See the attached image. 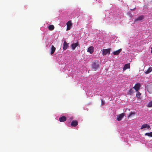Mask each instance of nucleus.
<instances>
[{"mask_svg": "<svg viewBox=\"0 0 152 152\" xmlns=\"http://www.w3.org/2000/svg\"><path fill=\"white\" fill-rule=\"evenodd\" d=\"M99 66V64L98 61H95V62H93L92 64V69L94 71L96 70Z\"/></svg>", "mask_w": 152, "mask_h": 152, "instance_id": "f257e3e1", "label": "nucleus"}, {"mask_svg": "<svg viewBox=\"0 0 152 152\" xmlns=\"http://www.w3.org/2000/svg\"><path fill=\"white\" fill-rule=\"evenodd\" d=\"M110 49L108 48L107 49H103L102 50V54L103 55H106L107 54L108 55L110 54Z\"/></svg>", "mask_w": 152, "mask_h": 152, "instance_id": "f03ea898", "label": "nucleus"}, {"mask_svg": "<svg viewBox=\"0 0 152 152\" xmlns=\"http://www.w3.org/2000/svg\"><path fill=\"white\" fill-rule=\"evenodd\" d=\"M125 113H122L120 114L117 115L116 118L117 120L118 121H121L122 120V118L125 116Z\"/></svg>", "mask_w": 152, "mask_h": 152, "instance_id": "7ed1b4c3", "label": "nucleus"}, {"mask_svg": "<svg viewBox=\"0 0 152 152\" xmlns=\"http://www.w3.org/2000/svg\"><path fill=\"white\" fill-rule=\"evenodd\" d=\"M140 83H136L133 88L136 91H138L140 89Z\"/></svg>", "mask_w": 152, "mask_h": 152, "instance_id": "20e7f679", "label": "nucleus"}, {"mask_svg": "<svg viewBox=\"0 0 152 152\" xmlns=\"http://www.w3.org/2000/svg\"><path fill=\"white\" fill-rule=\"evenodd\" d=\"M78 46L79 47H80L79 43L78 42H77L75 43H73L71 45V47L72 48V49L73 50H74L76 47Z\"/></svg>", "mask_w": 152, "mask_h": 152, "instance_id": "39448f33", "label": "nucleus"}, {"mask_svg": "<svg viewBox=\"0 0 152 152\" xmlns=\"http://www.w3.org/2000/svg\"><path fill=\"white\" fill-rule=\"evenodd\" d=\"M144 18V16L142 15L139 16L134 21V23H136L137 21H141Z\"/></svg>", "mask_w": 152, "mask_h": 152, "instance_id": "423d86ee", "label": "nucleus"}, {"mask_svg": "<svg viewBox=\"0 0 152 152\" xmlns=\"http://www.w3.org/2000/svg\"><path fill=\"white\" fill-rule=\"evenodd\" d=\"M147 90L150 93H152V84L147 86Z\"/></svg>", "mask_w": 152, "mask_h": 152, "instance_id": "0eeeda50", "label": "nucleus"}, {"mask_svg": "<svg viewBox=\"0 0 152 152\" xmlns=\"http://www.w3.org/2000/svg\"><path fill=\"white\" fill-rule=\"evenodd\" d=\"M87 51L90 54H92L94 51V48L92 46L89 47Z\"/></svg>", "mask_w": 152, "mask_h": 152, "instance_id": "6e6552de", "label": "nucleus"}, {"mask_svg": "<svg viewBox=\"0 0 152 152\" xmlns=\"http://www.w3.org/2000/svg\"><path fill=\"white\" fill-rule=\"evenodd\" d=\"M78 124V122L76 121H73L71 124V125L72 126L75 127Z\"/></svg>", "mask_w": 152, "mask_h": 152, "instance_id": "1a4fd4ad", "label": "nucleus"}, {"mask_svg": "<svg viewBox=\"0 0 152 152\" xmlns=\"http://www.w3.org/2000/svg\"><path fill=\"white\" fill-rule=\"evenodd\" d=\"M147 128L148 129H149L150 128V126L148 124H144L142 125L140 128L141 129H143V128Z\"/></svg>", "mask_w": 152, "mask_h": 152, "instance_id": "9d476101", "label": "nucleus"}, {"mask_svg": "<svg viewBox=\"0 0 152 152\" xmlns=\"http://www.w3.org/2000/svg\"><path fill=\"white\" fill-rule=\"evenodd\" d=\"M122 50L121 49H120L114 51L113 54L114 55H117L119 54Z\"/></svg>", "mask_w": 152, "mask_h": 152, "instance_id": "9b49d317", "label": "nucleus"}, {"mask_svg": "<svg viewBox=\"0 0 152 152\" xmlns=\"http://www.w3.org/2000/svg\"><path fill=\"white\" fill-rule=\"evenodd\" d=\"M66 120V118L64 116H62L59 118V121L61 122H64Z\"/></svg>", "mask_w": 152, "mask_h": 152, "instance_id": "f8f14e48", "label": "nucleus"}, {"mask_svg": "<svg viewBox=\"0 0 152 152\" xmlns=\"http://www.w3.org/2000/svg\"><path fill=\"white\" fill-rule=\"evenodd\" d=\"M68 46V44L66 41H64L63 43V49L65 50L67 49Z\"/></svg>", "mask_w": 152, "mask_h": 152, "instance_id": "ddd939ff", "label": "nucleus"}, {"mask_svg": "<svg viewBox=\"0 0 152 152\" xmlns=\"http://www.w3.org/2000/svg\"><path fill=\"white\" fill-rule=\"evenodd\" d=\"M130 68V64H127L125 65L124 66L123 68V70H125L126 69H129Z\"/></svg>", "mask_w": 152, "mask_h": 152, "instance_id": "4468645a", "label": "nucleus"}, {"mask_svg": "<svg viewBox=\"0 0 152 152\" xmlns=\"http://www.w3.org/2000/svg\"><path fill=\"white\" fill-rule=\"evenodd\" d=\"M56 48L53 45L51 46V52H50V54L51 55L53 54L55 52L56 50Z\"/></svg>", "mask_w": 152, "mask_h": 152, "instance_id": "2eb2a0df", "label": "nucleus"}, {"mask_svg": "<svg viewBox=\"0 0 152 152\" xmlns=\"http://www.w3.org/2000/svg\"><path fill=\"white\" fill-rule=\"evenodd\" d=\"M152 71V67H150L145 72L146 74H148L151 72Z\"/></svg>", "mask_w": 152, "mask_h": 152, "instance_id": "dca6fc26", "label": "nucleus"}, {"mask_svg": "<svg viewBox=\"0 0 152 152\" xmlns=\"http://www.w3.org/2000/svg\"><path fill=\"white\" fill-rule=\"evenodd\" d=\"M67 26L71 27L72 25V23L71 20L68 21L66 23Z\"/></svg>", "mask_w": 152, "mask_h": 152, "instance_id": "f3484780", "label": "nucleus"}, {"mask_svg": "<svg viewBox=\"0 0 152 152\" xmlns=\"http://www.w3.org/2000/svg\"><path fill=\"white\" fill-rule=\"evenodd\" d=\"M48 29L52 31L53 30L54 28V26L53 25H49L48 27Z\"/></svg>", "mask_w": 152, "mask_h": 152, "instance_id": "a211bd4d", "label": "nucleus"}, {"mask_svg": "<svg viewBox=\"0 0 152 152\" xmlns=\"http://www.w3.org/2000/svg\"><path fill=\"white\" fill-rule=\"evenodd\" d=\"M134 92V90L132 88L130 89L128 92L127 94L131 95Z\"/></svg>", "mask_w": 152, "mask_h": 152, "instance_id": "6ab92c4d", "label": "nucleus"}, {"mask_svg": "<svg viewBox=\"0 0 152 152\" xmlns=\"http://www.w3.org/2000/svg\"><path fill=\"white\" fill-rule=\"evenodd\" d=\"M145 136L152 137V132L149 133H146L145 134Z\"/></svg>", "mask_w": 152, "mask_h": 152, "instance_id": "aec40b11", "label": "nucleus"}, {"mask_svg": "<svg viewBox=\"0 0 152 152\" xmlns=\"http://www.w3.org/2000/svg\"><path fill=\"white\" fill-rule=\"evenodd\" d=\"M135 114H136V113L135 112H131L130 113L129 115L128 116V118H129L130 117H132V115H134Z\"/></svg>", "mask_w": 152, "mask_h": 152, "instance_id": "412c9836", "label": "nucleus"}, {"mask_svg": "<svg viewBox=\"0 0 152 152\" xmlns=\"http://www.w3.org/2000/svg\"><path fill=\"white\" fill-rule=\"evenodd\" d=\"M141 94L138 91H137V93L136 95V96L138 98H139Z\"/></svg>", "mask_w": 152, "mask_h": 152, "instance_id": "4be33fe9", "label": "nucleus"}, {"mask_svg": "<svg viewBox=\"0 0 152 152\" xmlns=\"http://www.w3.org/2000/svg\"><path fill=\"white\" fill-rule=\"evenodd\" d=\"M147 107H152V101L149 102L148 104Z\"/></svg>", "mask_w": 152, "mask_h": 152, "instance_id": "5701e85b", "label": "nucleus"}, {"mask_svg": "<svg viewBox=\"0 0 152 152\" xmlns=\"http://www.w3.org/2000/svg\"><path fill=\"white\" fill-rule=\"evenodd\" d=\"M101 104L102 105H104L105 103H104V102L103 100V99H102L101 100Z\"/></svg>", "mask_w": 152, "mask_h": 152, "instance_id": "b1692460", "label": "nucleus"}, {"mask_svg": "<svg viewBox=\"0 0 152 152\" xmlns=\"http://www.w3.org/2000/svg\"><path fill=\"white\" fill-rule=\"evenodd\" d=\"M67 28H66V30L67 31L69 30L70 29L71 27H68V26H67Z\"/></svg>", "mask_w": 152, "mask_h": 152, "instance_id": "393cba45", "label": "nucleus"}, {"mask_svg": "<svg viewBox=\"0 0 152 152\" xmlns=\"http://www.w3.org/2000/svg\"><path fill=\"white\" fill-rule=\"evenodd\" d=\"M135 8H134V9H131L130 10H131L133 11V10H134V9Z\"/></svg>", "mask_w": 152, "mask_h": 152, "instance_id": "a878e982", "label": "nucleus"}, {"mask_svg": "<svg viewBox=\"0 0 152 152\" xmlns=\"http://www.w3.org/2000/svg\"><path fill=\"white\" fill-rule=\"evenodd\" d=\"M151 52L152 53V47L151 48Z\"/></svg>", "mask_w": 152, "mask_h": 152, "instance_id": "bb28decb", "label": "nucleus"}]
</instances>
